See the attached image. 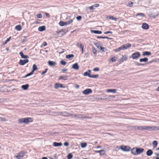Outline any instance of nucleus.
<instances>
[{"mask_svg":"<svg viewBox=\"0 0 159 159\" xmlns=\"http://www.w3.org/2000/svg\"><path fill=\"white\" fill-rule=\"evenodd\" d=\"M73 22V20L72 19H70L69 21L66 22H64V26H66L69 25L72 23Z\"/></svg>","mask_w":159,"mask_h":159,"instance_id":"obj_12","label":"nucleus"},{"mask_svg":"<svg viewBox=\"0 0 159 159\" xmlns=\"http://www.w3.org/2000/svg\"><path fill=\"white\" fill-rule=\"evenodd\" d=\"M47 45V44L46 42H43V45L44 46H46Z\"/></svg>","mask_w":159,"mask_h":159,"instance_id":"obj_64","label":"nucleus"},{"mask_svg":"<svg viewBox=\"0 0 159 159\" xmlns=\"http://www.w3.org/2000/svg\"><path fill=\"white\" fill-rule=\"evenodd\" d=\"M152 144L153 146V147L154 148H155L157 146V142L156 141H154L152 142Z\"/></svg>","mask_w":159,"mask_h":159,"instance_id":"obj_28","label":"nucleus"},{"mask_svg":"<svg viewBox=\"0 0 159 159\" xmlns=\"http://www.w3.org/2000/svg\"><path fill=\"white\" fill-rule=\"evenodd\" d=\"M63 85L59 83H56L54 85V88L56 89H57L60 88H63Z\"/></svg>","mask_w":159,"mask_h":159,"instance_id":"obj_15","label":"nucleus"},{"mask_svg":"<svg viewBox=\"0 0 159 159\" xmlns=\"http://www.w3.org/2000/svg\"><path fill=\"white\" fill-rule=\"evenodd\" d=\"M81 46L82 47H84L83 45H82V44L80 43H78L77 44H76V45L77 46V47H80V48H81Z\"/></svg>","mask_w":159,"mask_h":159,"instance_id":"obj_47","label":"nucleus"},{"mask_svg":"<svg viewBox=\"0 0 159 159\" xmlns=\"http://www.w3.org/2000/svg\"><path fill=\"white\" fill-rule=\"evenodd\" d=\"M98 76L99 75H91L90 78H98Z\"/></svg>","mask_w":159,"mask_h":159,"instance_id":"obj_37","label":"nucleus"},{"mask_svg":"<svg viewBox=\"0 0 159 159\" xmlns=\"http://www.w3.org/2000/svg\"><path fill=\"white\" fill-rule=\"evenodd\" d=\"M148 59L147 57H145L143 58H141L139 59V61L140 62H146L148 61Z\"/></svg>","mask_w":159,"mask_h":159,"instance_id":"obj_23","label":"nucleus"},{"mask_svg":"<svg viewBox=\"0 0 159 159\" xmlns=\"http://www.w3.org/2000/svg\"><path fill=\"white\" fill-rule=\"evenodd\" d=\"M83 75L84 76H88L89 77H90V73H89L88 72H86L84 73Z\"/></svg>","mask_w":159,"mask_h":159,"instance_id":"obj_31","label":"nucleus"},{"mask_svg":"<svg viewBox=\"0 0 159 159\" xmlns=\"http://www.w3.org/2000/svg\"><path fill=\"white\" fill-rule=\"evenodd\" d=\"M134 129L139 130H159V126L158 127L152 126H136L134 127Z\"/></svg>","mask_w":159,"mask_h":159,"instance_id":"obj_1","label":"nucleus"},{"mask_svg":"<svg viewBox=\"0 0 159 159\" xmlns=\"http://www.w3.org/2000/svg\"><path fill=\"white\" fill-rule=\"evenodd\" d=\"M48 70V69L47 68L45 69V71L42 72L41 73L42 75H43V74H45L47 72Z\"/></svg>","mask_w":159,"mask_h":159,"instance_id":"obj_61","label":"nucleus"},{"mask_svg":"<svg viewBox=\"0 0 159 159\" xmlns=\"http://www.w3.org/2000/svg\"><path fill=\"white\" fill-rule=\"evenodd\" d=\"M78 118H86L88 119H91V118L89 116H83L82 115H79V116H78Z\"/></svg>","mask_w":159,"mask_h":159,"instance_id":"obj_24","label":"nucleus"},{"mask_svg":"<svg viewBox=\"0 0 159 159\" xmlns=\"http://www.w3.org/2000/svg\"><path fill=\"white\" fill-rule=\"evenodd\" d=\"M134 64L135 65H137V66H140V64L138 63V62L137 61H134Z\"/></svg>","mask_w":159,"mask_h":159,"instance_id":"obj_52","label":"nucleus"},{"mask_svg":"<svg viewBox=\"0 0 159 159\" xmlns=\"http://www.w3.org/2000/svg\"><path fill=\"white\" fill-rule=\"evenodd\" d=\"M10 38H11V37H10L8 39H7L6 40V41L4 43H3V45H4V44H6V43H7L8 41H9V40H10Z\"/></svg>","mask_w":159,"mask_h":159,"instance_id":"obj_58","label":"nucleus"},{"mask_svg":"<svg viewBox=\"0 0 159 159\" xmlns=\"http://www.w3.org/2000/svg\"><path fill=\"white\" fill-rule=\"evenodd\" d=\"M137 155L140 154L143 152L144 150L143 148H141L138 147L135 148Z\"/></svg>","mask_w":159,"mask_h":159,"instance_id":"obj_9","label":"nucleus"},{"mask_svg":"<svg viewBox=\"0 0 159 159\" xmlns=\"http://www.w3.org/2000/svg\"><path fill=\"white\" fill-rule=\"evenodd\" d=\"M152 17H153L154 18L156 17L158 15V13H156V14L154 15H153L152 14Z\"/></svg>","mask_w":159,"mask_h":159,"instance_id":"obj_51","label":"nucleus"},{"mask_svg":"<svg viewBox=\"0 0 159 159\" xmlns=\"http://www.w3.org/2000/svg\"><path fill=\"white\" fill-rule=\"evenodd\" d=\"M87 145V144L86 143H81V146L82 148H85Z\"/></svg>","mask_w":159,"mask_h":159,"instance_id":"obj_33","label":"nucleus"},{"mask_svg":"<svg viewBox=\"0 0 159 159\" xmlns=\"http://www.w3.org/2000/svg\"><path fill=\"white\" fill-rule=\"evenodd\" d=\"M136 16H144V15L143 13H139V14H137Z\"/></svg>","mask_w":159,"mask_h":159,"instance_id":"obj_53","label":"nucleus"},{"mask_svg":"<svg viewBox=\"0 0 159 159\" xmlns=\"http://www.w3.org/2000/svg\"><path fill=\"white\" fill-rule=\"evenodd\" d=\"M131 44L129 43H128V44H126L124 45H121L120 47L121 50H124L129 48L131 47Z\"/></svg>","mask_w":159,"mask_h":159,"instance_id":"obj_5","label":"nucleus"},{"mask_svg":"<svg viewBox=\"0 0 159 159\" xmlns=\"http://www.w3.org/2000/svg\"><path fill=\"white\" fill-rule=\"evenodd\" d=\"M133 2H129L128 4V6H129L130 7H131L133 6Z\"/></svg>","mask_w":159,"mask_h":159,"instance_id":"obj_42","label":"nucleus"},{"mask_svg":"<svg viewBox=\"0 0 159 159\" xmlns=\"http://www.w3.org/2000/svg\"><path fill=\"white\" fill-rule=\"evenodd\" d=\"M127 59L126 56L125 55H122V58L120 60L119 62L120 63L125 61Z\"/></svg>","mask_w":159,"mask_h":159,"instance_id":"obj_16","label":"nucleus"},{"mask_svg":"<svg viewBox=\"0 0 159 159\" xmlns=\"http://www.w3.org/2000/svg\"><path fill=\"white\" fill-rule=\"evenodd\" d=\"M60 63L62 65L65 66L66 64V62L63 60H61L60 61Z\"/></svg>","mask_w":159,"mask_h":159,"instance_id":"obj_44","label":"nucleus"},{"mask_svg":"<svg viewBox=\"0 0 159 159\" xmlns=\"http://www.w3.org/2000/svg\"><path fill=\"white\" fill-rule=\"evenodd\" d=\"M74 56L73 54H69L66 56V59H69L71 58H73L74 57Z\"/></svg>","mask_w":159,"mask_h":159,"instance_id":"obj_27","label":"nucleus"},{"mask_svg":"<svg viewBox=\"0 0 159 159\" xmlns=\"http://www.w3.org/2000/svg\"><path fill=\"white\" fill-rule=\"evenodd\" d=\"M29 85L27 84L25 85H22L21 86V88L24 90H27L29 87Z\"/></svg>","mask_w":159,"mask_h":159,"instance_id":"obj_17","label":"nucleus"},{"mask_svg":"<svg viewBox=\"0 0 159 159\" xmlns=\"http://www.w3.org/2000/svg\"><path fill=\"white\" fill-rule=\"evenodd\" d=\"M105 154V151L103 150H100V155H104Z\"/></svg>","mask_w":159,"mask_h":159,"instance_id":"obj_46","label":"nucleus"},{"mask_svg":"<svg viewBox=\"0 0 159 159\" xmlns=\"http://www.w3.org/2000/svg\"><path fill=\"white\" fill-rule=\"evenodd\" d=\"M93 70L95 71H98L99 70V68L98 67L95 68L93 69Z\"/></svg>","mask_w":159,"mask_h":159,"instance_id":"obj_54","label":"nucleus"},{"mask_svg":"<svg viewBox=\"0 0 159 159\" xmlns=\"http://www.w3.org/2000/svg\"><path fill=\"white\" fill-rule=\"evenodd\" d=\"M72 155L71 153H70L67 155V157L68 159H71L72 158Z\"/></svg>","mask_w":159,"mask_h":159,"instance_id":"obj_40","label":"nucleus"},{"mask_svg":"<svg viewBox=\"0 0 159 159\" xmlns=\"http://www.w3.org/2000/svg\"><path fill=\"white\" fill-rule=\"evenodd\" d=\"M64 145L67 146L69 145V143L68 142H65L64 143Z\"/></svg>","mask_w":159,"mask_h":159,"instance_id":"obj_62","label":"nucleus"},{"mask_svg":"<svg viewBox=\"0 0 159 159\" xmlns=\"http://www.w3.org/2000/svg\"><path fill=\"white\" fill-rule=\"evenodd\" d=\"M15 29L18 31H20L22 29V27L20 25H18L16 26Z\"/></svg>","mask_w":159,"mask_h":159,"instance_id":"obj_32","label":"nucleus"},{"mask_svg":"<svg viewBox=\"0 0 159 159\" xmlns=\"http://www.w3.org/2000/svg\"><path fill=\"white\" fill-rule=\"evenodd\" d=\"M82 17L81 16H78L76 17V19L78 20H80Z\"/></svg>","mask_w":159,"mask_h":159,"instance_id":"obj_57","label":"nucleus"},{"mask_svg":"<svg viewBox=\"0 0 159 159\" xmlns=\"http://www.w3.org/2000/svg\"><path fill=\"white\" fill-rule=\"evenodd\" d=\"M107 18H108L109 19H111L115 21H116L117 20V18H114L112 16H108V17H107Z\"/></svg>","mask_w":159,"mask_h":159,"instance_id":"obj_36","label":"nucleus"},{"mask_svg":"<svg viewBox=\"0 0 159 159\" xmlns=\"http://www.w3.org/2000/svg\"><path fill=\"white\" fill-rule=\"evenodd\" d=\"M25 154V152L23 151H21L18 154V155L15 157L19 159L20 158L23 157L24 156Z\"/></svg>","mask_w":159,"mask_h":159,"instance_id":"obj_7","label":"nucleus"},{"mask_svg":"<svg viewBox=\"0 0 159 159\" xmlns=\"http://www.w3.org/2000/svg\"><path fill=\"white\" fill-rule=\"evenodd\" d=\"M131 152L134 155H137L136 152V150L135 148H133L132 149H131Z\"/></svg>","mask_w":159,"mask_h":159,"instance_id":"obj_30","label":"nucleus"},{"mask_svg":"<svg viewBox=\"0 0 159 159\" xmlns=\"http://www.w3.org/2000/svg\"><path fill=\"white\" fill-rule=\"evenodd\" d=\"M117 59V58L116 57H112L111 59V61L112 62L116 61V60Z\"/></svg>","mask_w":159,"mask_h":159,"instance_id":"obj_34","label":"nucleus"},{"mask_svg":"<svg viewBox=\"0 0 159 159\" xmlns=\"http://www.w3.org/2000/svg\"><path fill=\"white\" fill-rule=\"evenodd\" d=\"M48 64L50 66H54L56 64L55 62L49 61H48Z\"/></svg>","mask_w":159,"mask_h":159,"instance_id":"obj_14","label":"nucleus"},{"mask_svg":"<svg viewBox=\"0 0 159 159\" xmlns=\"http://www.w3.org/2000/svg\"><path fill=\"white\" fill-rule=\"evenodd\" d=\"M33 121L32 118H24L20 119L18 120V121L19 123H28L31 122Z\"/></svg>","mask_w":159,"mask_h":159,"instance_id":"obj_2","label":"nucleus"},{"mask_svg":"<svg viewBox=\"0 0 159 159\" xmlns=\"http://www.w3.org/2000/svg\"><path fill=\"white\" fill-rule=\"evenodd\" d=\"M29 61V60L28 59L25 60H20L19 64L21 65H24L25 63H28Z\"/></svg>","mask_w":159,"mask_h":159,"instance_id":"obj_8","label":"nucleus"},{"mask_svg":"<svg viewBox=\"0 0 159 159\" xmlns=\"http://www.w3.org/2000/svg\"><path fill=\"white\" fill-rule=\"evenodd\" d=\"M100 49L102 51V52H105V50H107V49L106 48L102 47H100Z\"/></svg>","mask_w":159,"mask_h":159,"instance_id":"obj_41","label":"nucleus"},{"mask_svg":"<svg viewBox=\"0 0 159 159\" xmlns=\"http://www.w3.org/2000/svg\"><path fill=\"white\" fill-rule=\"evenodd\" d=\"M94 7H97L99 6V4L96 3L93 5Z\"/></svg>","mask_w":159,"mask_h":159,"instance_id":"obj_56","label":"nucleus"},{"mask_svg":"<svg viewBox=\"0 0 159 159\" xmlns=\"http://www.w3.org/2000/svg\"><path fill=\"white\" fill-rule=\"evenodd\" d=\"M67 69H66V68H64L63 69H62L61 70V71L63 72H65L67 70Z\"/></svg>","mask_w":159,"mask_h":159,"instance_id":"obj_59","label":"nucleus"},{"mask_svg":"<svg viewBox=\"0 0 159 159\" xmlns=\"http://www.w3.org/2000/svg\"><path fill=\"white\" fill-rule=\"evenodd\" d=\"M20 54L22 58H27L28 57V56L24 55L22 52H20Z\"/></svg>","mask_w":159,"mask_h":159,"instance_id":"obj_21","label":"nucleus"},{"mask_svg":"<svg viewBox=\"0 0 159 159\" xmlns=\"http://www.w3.org/2000/svg\"><path fill=\"white\" fill-rule=\"evenodd\" d=\"M91 32L96 34H101L102 33V32L101 31L97 30H91Z\"/></svg>","mask_w":159,"mask_h":159,"instance_id":"obj_22","label":"nucleus"},{"mask_svg":"<svg viewBox=\"0 0 159 159\" xmlns=\"http://www.w3.org/2000/svg\"><path fill=\"white\" fill-rule=\"evenodd\" d=\"M142 27L144 29L147 30L149 28V26L148 24L146 23H143L142 24Z\"/></svg>","mask_w":159,"mask_h":159,"instance_id":"obj_10","label":"nucleus"},{"mask_svg":"<svg viewBox=\"0 0 159 159\" xmlns=\"http://www.w3.org/2000/svg\"><path fill=\"white\" fill-rule=\"evenodd\" d=\"M92 91L91 89H87L82 91V93L84 95H88L92 93Z\"/></svg>","mask_w":159,"mask_h":159,"instance_id":"obj_6","label":"nucleus"},{"mask_svg":"<svg viewBox=\"0 0 159 159\" xmlns=\"http://www.w3.org/2000/svg\"><path fill=\"white\" fill-rule=\"evenodd\" d=\"M92 49L93 50V52L94 54L96 55V53L97 52V50H96L95 48L94 47H93L92 48Z\"/></svg>","mask_w":159,"mask_h":159,"instance_id":"obj_43","label":"nucleus"},{"mask_svg":"<svg viewBox=\"0 0 159 159\" xmlns=\"http://www.w3.org/2000/svg\"><path fill=\"white\" fill-rule=\"evenodd\" d=\"M7 121V120L5 118L0 117V121Z\"/></svg>","mask_w":159,"mask_h":159,"instance_id":"obj_39","label":"nucleus"},{"mask_svg":"<svg viewBox=\"0 0 159 159\" xmlns=\"http://www.w3.org/2000/svg\"><path fill=\"white\" fill-rule=\"evenodd\" d=\"M89 8L90 9V10H93V9H94V7L93 6V5H92V6H91L90 7H89Z\"/></svg>","mask_w":159,"mask_h":159,"instance_id":"obj_63","label":"nucleus"},{"mask_svg":"<svg viewBox=\"0 0 159 159\" xmlns=\"http://www.w3.org/2000/svg\"><path fill=\"white\" fill-rule=\"evenodd\" d=\"M104 34H112V32L111 31H107L105 32H104Z\"/></svg>","mask_w":159,"mask_h":159,"instance_id":"obj_55","label":"nucleus"},{"mask_svg":"<svg viewBox=\"0 0 159 159\" xmlns=\"http://www.w3.org/2000/svg\"><path fill=\"white\" fill-rule=\"evenodd\" d=\"M116 90V89H108L106 91L107 92H112L113 93H115Z\"/></svg>","mask_w":159,"mask_h":159,"instance_id":"obj_25","label":"nucleus"},{"mask_svg":"<svg viewBox=\"0 0 159 159\" xmlns=\"http://www.w3.org/2000/svg\"><path fill=\"white\" fill-rule=\"evenodd\" d=\"M46 30L45 26L44 25L39 26L38 28V30L40 31H44Z\"/></svg>","mask_w":159,"mask_h":159,"instance_id":"obj_18","label":"nucleus"},{"mask_svg":"<svg viewBox=\"0 0 159 159\" xmlns=\"http://www.w3.org/2000/svg\"><path fill=\"white\" fill-rule=\"evenodd\" d=\"M75 87L76 89H79L80 87V86L79 85H78V84H75Z\"/></svg>","mask_w":159,"mask_h":159,"instance_id":"obj_60","label":"nucleus"},{"mask_svg":"<svg viewBox=\"0 0 159 159\" xmlns=\"http://www.w3.org/2000/svg\"><path fill=\"white\" fill-rule=\"evenodd\" d=\"M151 54V53L150 52H143L142 55L143 56H149Z\"/></svg>","mask_w":159,"mask_h":159,"instance_id":"obj_20","label":"nucleus"},{"mask_svg":"<svg viewBox=\"0 0 159 159\" xmlns=\"http://www.w3.org/2000/svg\"><path fill=\"white\" fill-rule=\"evenodd\" d=\"M67 76H60L59 78V80H67Z\"/></svg>","mask_w":159,"mask_h":159,"instance_id":"obj_26","label":"nucleus"},{"mask_svg":"<svg viewBox=\"0 0 159 159\" xmlns=\"http://www.w3.org/2000/svg\"><path fill=\"white\" fill-rule=\"evenodd\" d=\"M106 98H107V99H112L115 98V96L113 95H109L108 97H107V96H105Z\"/></svg>","mask_w":159,"mask_h":159,"instance_id":"obj_38","label":"nucleus"},{"mask_svg":"<svg viewBox=\"0 0 159 159\" xmlns=\"http://www.w3.org/2000/svg\"><path fill=\"white\" fill-rule=\"evenodd\" d=\"M59 24L61 26H63L64 22L62 21H61L59 23Z\"/></svg>","mask_w":159,"mask_h":159,"instance_id":"obj_50","label":"nucleus"},{"mask_svg":"<svg viewBox=\"0 0 159 159\" xmlns=\"http://www.w3.org/2000/svg\"><path fill=\"white\" fill-rule=\"evenodd\" d=\"M153 153V152L152 150L149 149L148 150L146 154L148 156H151Z\"/></svg>","mask_w":159,"mask_h":159,"instance_id":"obj_19","label":"nucleus"},{"mask_svg":"<svg viewBox=\"0 0 159 159\" xmlns=\"http://www.w3.org/2000/svg\"><path fill=\"white\" fill-rule=\"evenodd\" d=\"M33 74V72L32 71L30 73L27 74L26 75H25V76H23V78H26L28 76H29L32 75Z\"/></svg>","mask_w":159,"mask_h":159,"instance_id":"obj_35","label":"nucleus"},{"mask_svg":"<svg viewBox=\"0 0 159 159\" xmlns=\"http://www.w3.org/2000/svg\"><path fill=\"white\" fill-rule=\"evenodd\" d=\"M121 50V49L120 48V47L119 48L115 49V51L116 52H119V51H120Z\"/></svg>","mask_w":159,"mask_h":159,"instance_id":"obj_48","label":"nucleus"},{"mask_svg":"<svg viewBox=\"0 0 159 159\" xmlns=\"http://www.w3.org/2000/svg\"><path fill=\"white\" fill-rule=\"evenodd\" d=\"M38 69L37 66L35 64H34L33 66V70L32 71L34 72V71Z\"/></svg>","mask_w":159,"mask_h":159,"instance_id":"obj_29","label":"nucleus"},{"mask_svg":"<svg viewBox=\"0 0 159 159\" xmlns=\"http://www.w3.org/2000/svg\"><path fill=\"white\" fill-rule=\"evenodd\" d=\"M37 17L38 18H41L42 17V15L41 14H38L36 15Z\"/></svg>","mask_w":159,"mask_h":159,"instance_id":"obj_45","label":"nucleus"},{"mask_svg":"<svg viewBox=\"0 0 159 159\" xmlns=\"http://www.w3.org/2000/svg\"><path fill=\"white\" fill-rule=\"evenodd\" d=\"M121 149L123 151L125 152H128L129 151L131 148L128 146L122 145L120 146L119 149Z\"/></svg>","mask_w":159,"mask_h":159,"instance_id":"obj_4","label":"nucleus"},{"mask_svg":"<svg viewBox=\"0 0 159 159\" xmlns=\"http://www.w3.org/2000/svg\"><path fill=\"white\" fill-rule=\"evenodd\" d=\"M53 146L54 147H58L61 146L62 145V144L61 143H57L56 142H54L52 144Z\"/></svg>","mask_w":159,"mask_h":159,"instance_id":"obj_13","label":"nucleus"},{"mask_svg":"<svg viewBox=\"0 0 159 159\" xmlns=\"http://www.w3.org/2000/svg\"><path fill=\"white\" fill-rule=\"evenodd\" d=\"M140 53L139 52H136L132 54L131 57L133 59H137L140 57Z\"/></svg>","mask_w":159,"mask_h":159,"instance_id":"obj_3","label":"nucleus"},{"mask_svg":"<svg viewBox=\"0 0 159 159\" xmlns=\"http://www.w3.org/2000/svg\"><path fill=\"white\" fill-rule=\"evenodd\" d=\"M72 68L75 70H78L79 69V66H78V63H76L73 64L72 66Z\"/></svg>","mask_w":159,"mask_h":159,"instance_id":"obj_11","label":"nucleus"},{"mask_svg":"<svg viewBox=\"0 0 159 159\" xmlns=\"http://www.w3.org/2000/svg\"><path fill=\"white\" fill-rule=\"evenodd\" d=\"M95 44L97 47L98 49H100V47H102L100 46V44L98 43H95Z\"/></svg>","mask_w":159,"mask_h":159,"instance_id":"obj_49","label":"nucleus"}]
</instances>
